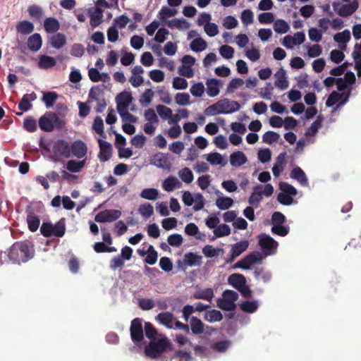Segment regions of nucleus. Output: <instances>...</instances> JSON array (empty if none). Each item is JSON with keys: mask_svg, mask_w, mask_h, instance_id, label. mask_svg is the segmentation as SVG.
<instances>
[{"mask_svg": "<svg viewBox=\"0 0 361 361\" xmlns=\"http://www.w3.org/2000/svg\"><path fill=\"white\" fill-rule=\"evenodd\" d=\"M35 250L26 242H16L9 249L8 257L13 263L27 262L34 256Z\"/></svg>", "mask_w": 361, "mask_h": 361, "instance_id": "nucleus-1", "label": "nucleus"}, {"mask_svg": "<svg viewBox=\"0 0 361 361\" xmlns=\"http://www.w3.org/2000/svg\"><path fill=\"white\" fill-rule=\"evenodd\" d=\"M240 108V106L238 102L223 99L206 108L204 114L207 116H214L220 114H228L238 111Z\"/></svg>", "mask_w": 361, "mask_h": 361, "instance_id": "nucleus-2", "label": "nucleus"}, {"mask_svg": "<svg viewBox=\"0 0 361 361\" xmlns=\"http://www.w3.org/2000/svg\"><path fill=\"white\" fill-rule=\"evenodd\" d=\"M39 128L44 132H52L55 128L63 129L66 126L65 120L61 118L56 113L47 111L38 121Z\"/></svg>", "mask_w": 361, "mask_h": 361, "instance_id": "nucleus-3", "label": "nucleus"}, {"mask_svg": "<svg viewBox=\"0 0 361 361\" xmlns=\"http://www.w3.org/2000/svg\"><path fill=\"white\" fill-rule=\"evenodd\" d=\"M171 342L166 337L159 338L154 341H151L148 345L145 347V354L147 357L152 359L159 358L162 353L170 348Z\"/></svg>", "mask_w": 361, "mask_h": 361, "instance_id": "nucleus-4", "label": "nucleus"}, {"mask_svg": "<svg viewBox=\"0 0 361 361\" xmlns=\"http://www.w3.org/2000/svg\"><path fill=\"white\" fill-rule=\"evenodd\" d=\"M40 232L46 238L51 236L63 237L66 232L65 219H61L55 224L49 222H43L40 227Z\"/></svg>", "mask_w": 361, "mask_h": 361, "instance_id": "nucleus-5", "label": "nucleus"}, {"mask_svg": "<svg viewBox=\"0 0 361 361\" xmlns=\"http://www.w3.org/2000/svg\"><path fill=\"white\" fill-rule=\"evenodd\" d=\"M130 333L133 343L139 345L144 339L143 326L140 318H135L131 321Z\"/></svg>", "mask_w": 361, "mask_h": 361, "instance_id": "nucleus-6", "label": "nucleus"}, {"mask_svg": "<svg viewBox=\"0 0 361 361\" xmlns=\"http://www.w3.org/2000/svg\"><path fill=\"white\" fill-rule=\"evenodd\" d=\"M261 259L262 257L259 252H252L237 262L233 267L234 269H249L252 264L261 261Z\"/></svg>", "mask_w": 361, "mask_h": 361, "instance_id": "nucleus-7", "label": "nucleus"}, {"mask_svg": "<svg viewBox=\"0 0 361 361\" xmlns=\"http://www.w3.org/2000/svg\"><path fill=\"white\" fill-rule=\"evenodd\" d=\"M121 216V212L118 209H105L99 212L94 218L97 222H111L118 219Z\"/></svg>", "mask_w": 361, "mask_h": 361, "instance_id": "nucleus-8", "label": "nucleus"}, {"mask_svg": "<svg viewBox=\"0 0 361 361\" xmlns=\"http://www.w3.org/2000/svg\"><path fill=\"white\" fill-rule=\"evenodd\" d=\"M53 152L57 157H71V145L65 140H57L53 146Z\"/></svg>", "mask_w": 361, "mask_h": 361, "instance_id": "nucleus-9", "label": "nucleus"}, {"mask_svg": "<svg viewBox=\"0 0 361 361\" xmlns=\"http://www.w3.org/2000/svg\"><path fill=\"white\" fill-rule=\"evenodd\" d=\"M36 99L37 95L34 92H32L30 94H24L18 104V109L22 112H18L16 113V115L22 116L23 112H26L31 109V108L32 107V104H31V102L35 101Z\"/></svg>", "mask_w": 361, "mask_h": 361, "instance_id": "nucleus-10", "label": "nucleus"}, {"mask_svg": "<svg viewBox=\"0 0 361 361\" xmlns=\"http://www.w3.org/2000/svg\"><path fill=\"white\" fill-rule=\"evenodd\" d=\"M99 147V154L98 157L100 161H106L111 157V145L102 139L98 140Z\"/></svg>", "mask_w": 361, "mask_h": 361, "instance_id": "nucleus-11", "label": "nucleus"}, {"mask_svg": "<svg viewBox=\"0 0 361 361\" xmlns=\"http://www.w3.org/2000/svg\"><path fill=\"white\" fill-rule=\"evenodd\" d=\"M87 152V147L82 140L74 141L71 145V156L73 155L78 159L84 157Z\"/></svg>", "mask_w": 361, "mask_h": 361, "instance_id": "nucleus-12", "label": "nucleus"}, {"mask_svg": "<svg viewBox=\"0 0 361 361\" xmlns=\"http://www.w3.org/2000/svg\"><path fill=\"white\" fill-rule=\"evenodd\" d=\"M259 245L264 250L271 251L278 247V243L271 236L267 234H261L259 236Z\"/></svg>", "mask_w": 361, "mask_h": 361, "instance_id": "nucleus-13", "label": "nucleus"}, {"mask_svg": "<svg viewBox=\"0 0 361 361\" xmlns=\"http://www.w3.org/2000/svg\"><path fill=\"white\" fill-rule=\"evenodd\" d=\"M117 111H121L123 109H128L130 104L132 102L133 97L130 92H123L117 97Z\"/></svg>", "mask_w": 361, "mask_h": 361, "instance_id": "nucleus-14", "label": "nucleus"}, {"mask_svg": "<svg viewBox=\"0 0 361 361\" xmlns=\"http://www.w3.org/2000/svg\"><path fill=\"white\" fill-rule=\"evenodd\" d=\"M357 0H353L350 4H343L336 11L337 13L342 17H348L353 14L358 8Z\"/></svg>", "mask_w": 361, "mask_h": 361, "instance_id": "nucleus-15", "label": "nucleus"}, {"mask_svg": "<svg viewBox=\"0 0 361 361\" xmlns=\"http://www.w3.org/2000/svg\"><path fill=\"white\" fill-rule=\"evenodd\" d=\"M290 176L291 178L297 180L302 186H307L309 184L306 174L299 166H295L292 169Z\"/></svg>", "mask_w": 361, "mask_h": 361, "instance_id": "nucleus-16", "label": "nucleus"}, {"mask_svg": "<svg viewBox=\"0 0 361 361\" xmlns=\"http://www.w3.org/2000/svg\"><path fill=\"white\" fill-rule=\"evenodd\" d=\"M276 81L274 85L281 90H285L288 87V82L286 79V73L283 68H280L275 73Z\"/></svg>", "mask_w": 361, "mask_h": 361, "instance_id": "nucleus-17", "label": "nucleus"}, {"mask_svg": "<svg viewBox=\"0 0 361 361\" xmlns=\"http://www.w3.org/2000/svg\"><path fill=\"white\" fill-rule=\"evenodd\" d=\"M247 161L245 154L241 151L233 152L230 155V163L232 166L239 167Z\"/></svg>", "mask_w": 361, "mask_h": 361, "instance_id": "nucleus-18", "label": "nucleus"}, {"mask_svg": "<svg viewBox=\"0 0 361 361\" xmlns=\"http://www.w3.org/2000/svg\"><path fill=\"white\" fill-rule=\"evenodd\" d=\"M207 93L209 97H214L219 94L220 80L217 79H208L206 82Z\"/></svg>", "mask_w": 361, "mask_h": 361, "instance_id": "nucleus-19", "label": "nucleus"}, {"mask_svg": "<svg viewBox=\"0 0 361 361\" xmlns=\"http://www.w3.org/2000/svg\"><path fill=\"white\" fill-rule=\"evenodd\" d=\"M182 186V183L178 179L173 176H169L166 178L162 184L164 190L167 192L173 191L175 188H179Z\"/></svg>", "mask_w": 361, "mask_h": 361, "instance_id": "nucleus-20", "label": "nucleus"}, {"mask_svg": "<svg viewBox=\"0 0 361 361\" xmlns=\"http://www.w3.org/2000/svg\"><path fill=\"white\" fill-rule=\"evenodd\" d=\"M262 185H258L253 188V192L248 199V203L250 205H255L257 207L262 199Z\"/></svg>", "mask_w": 361, "mask_h": 361, "instance_id": "nucleus-21", "label": "nucleus"}, {"mask_svg": "<svg viewBox=\"0 0 361 361\" xmlns=\"http://www.w3.org/2000/svg\"><path fill=\"white\" fill-rule=\"evenodd\" d=\"M228 283L238 290L239 288L246 283L245 277L240 274H233L228 278Z\"/></svg>", "mask_w": 361, "mask_h": 361, "instance_id": "nucleus-22", "label": "nucleus"}, {"mask_svg": "<svg viewBox=\"0 0 361 361\" xmlns=\"http://www.w3.org/2000/svg\"><path fill=\"white\" fill-rule=\"evenodd\" d=\"M44 27L47 33H54L59 30L60 24L56 18L49 17L44 20Z\"/></svg>", "mask_w": 361, "mask_h": 361, "instance_id": "nucleus-23", "label": "nucleus"}, {"mask_svg": "<svg viewBox=\"0 0 361 361\" xmlns=\"http://www.w3.org/2000/svg\"><path fill=\"white\" fill-rule=\"evenodd\" d=\"M42 37L38 33H35L27 39V47L31 51H38L42 47Z\"/></svg>", "mask_w": 361, "mask_h": 361, "instance_id": "nucleus-24", "label": "nucleus"}, {"mask_svg": "<svg viewBox=\"0 0 361 361\" xmlns=\"http://www.w3.org/2000/svg\"><path fill=\"white\" fill-rule=\"evenodd\" d=\"M49 42L52 47L59 49L66 44V39L63 34L57 32L51 37Z\"/></svg>", "mask_w": 361, "mask_h": 361, "instance_id": "nucleus-25", "label": "nucleus"}, {"mask_svg": "<svg viewBox=\"0 0 361 361\" xmlns=\"http://www.w3.org/2000/svg\"><path fill=\"white\" fill-rule=\"evenodd\" d=\"M27 223L29 230L35 232L39 226L40 219L38 216L30 212L27 215Z\"/></svg>", "mask_w": 361, "mask_h": 361, "instance_id": "nucleus-26", "label": "nucleus"}, {"mask_svg": "<svg viewBox=\"0 0 361 361\" xmlns=\"http://www.w3.org/2000/svg\"><path fill=\"white\" fill-rule=\"evenodd\" d=\"M202 256L193 252L186 253L184 256V262L190 267L200 266L202 264Z\"/></svg>", "mask_w": 361, "mask_h": 361, "instance_id": "nucleus-27", "label": "nucleus"}, {"mask_svg": "<svg viewBox=\"0 0 361 361\" xmlns=\"http://www.w3.org/2000/svg\"><path fill=\"white\" fill-rule=\"evenodd\" d=\"M192 333L198 335L204 332V324L196 317H192L190 321Z\"/></svg>", "mask_w": 361, "mask_h": 361, "instance_id": "nucleus-28", "label": "nucleus"}, {"mask_svg": "<svg viewBox=\"0 0 361 361\" xmlns=\"http://www.w3.org/2000/svg\"><path fill=\"white\" fill-rule=\"evenodd\" d=\"M16 30L23 35H29L34 30V25L27 20L19 22L16 25Z\"/></svg>", "mask_w": 361, "mask_h": 361, "instance_id": "nucleus-29", "label": "nucleus"}, {"mask_svg": "<svg viewBox=\"0 0 361 361\" xmlns=\"http://www.w3.org/2000/svg\"><path fill=\"white\" fill-rule=\"evenodd\" d=\"M173 314L171 312H166L159 313L156 319L161 324L166 326L168 328H172V322L173 320Z\"/></svg>", "mask_w": 361, "mask_h": 361, "instance_id": "nucleus-30", "label": "nucleus"}, {"mask_svg": "<svg viewBox=\"0 0 361 361\" xmlns=\"http://www.w3.org/2000/svg\"><path fill=\"white\" fill-rule=\"evenodd\" d=\"M56 63L54 58L46 55L41 56L38 62V66L42 69H48L54 67Z\"/></svg>", "mask_w": 361, "mask_h": 361, "instance_id": "nucleus-31", "label": "nucleus"}, {"mask_svg": "<svg viewBox=\"0 0 361 361\" xmlns=\"http://www.w3.org/2000/svg\"><path fill=\"white\" fill-rule=\"evenodd\" d=\"M103 18V11L99 8H96L94 11L90 14V25L94 28L99 25Z\"/></svg>", "mask_w": 361, "mask_h": 361, "instance_id": "nucleus-32", "label": "nucleus"}, {"mask_svg": "<svg viewBox=\"0 0 361 361\" xmlns=\"http://www.w3.org/2000/svg\"><path fill=\"white\" fill-rule=\"evenodd\" d=\"M248 245L249 243L247 240H242L233 245L231 251L234 257H238L247 249Z\"/></svg>", "mask_w": 361, "mask_h": 361, "instance_id": "nucleus-33", "label": "nucleus"}, {"mask_svg": "<svg viewBox=\"0 0 361 361\" xmlns=\"http://www.w3.org/2000/svg\"><path fill=\"white\" fill-rule=\"evenodd\" d=\"M85 164V160L77 161L75 160H69L66 164V169L72 173L80 172Z\"/></svg>", "mask_w": 361, "mask_h": 361, "instance_id": "nucleus-34", "label": "nucleus"}, {"mask_svg": "<svg viewBox=\"0 0 361 361\" xmlns=\"http://www.w3.org/2000/svg\"><path fill=\"white\" fill-rule=\"evenodd\" d=\"M204 318L209 322H214L221 321L223 319V316L219 310H212L205 312Z\"/></svg>", "mask_w": 361, "mask_h": 361, "instance_id": "nucleus-35", "label": "nucleus"}, {"mask_svg": "<svg viewBox=\"0 0 361 361\" xmlns=\"http://www.w3.org/2000/svg\"><path fill=\"white\" fill-rule=\"evenodd\" d=\"M214 297V291L212 288H208L204 290L197 291L194 294L195 299H202L208 301H211Z\"/></svg>", "mask_w": 361, "mask_h": 361, "instance_id": "nucleus-36", "label": "nucleus"}, {"mask_svg": "<svg viewBox=\"0 0 361 361\" xmlns=\"http://www.w3.org/2000/svg\"><path fill=\"white\" fill-rule=\"evenodd\" d=\"M233 204V200L228 197H221L217 198L216 205L221 210H226Z\"/></svg>", "mask_w": 361, "mask_h": 361, "instance_id": "nucleus-37", "label": "nucleus"}, {"mask_svg": "<svg viewBox=\"0 0 361 361\" xmlns=\"http://www.w3.org/2000/svg\"><path fill=\"white\" fill-rule=\"evenodd\" d=\"M258 303L257 301H245L240 305V310L246 313H254L258 309Z\"/></svg>", "mask_w": 361, "mask_h": 361, "instance_id": "nucleus-38", "label": "nucleus"}, {"mask_svg": "<svg viewBox=\"0 0 361 361\" xmlns=\"http://www.w3.org/2000/svg\"><path fill=\"white\" fill-rule=\"evenodd\" d=\"M190 47L193 51H202L207 48V42L201 37H197L192 41Z\"/></svg>", "mask_w": 361, "mask_h": 361, "instance_id": "nucleus-39", "label": "nucleus"}, {"mask_svg": "<svg viewBox=\"0 0 361 361\" xmlns=\"http://www.w3.org/2000/svg\"><path fill=\"white\" fill-rule=\"evenodd\" d=\"M58 94L55 92H47L43 94V101L47 108L51 107L58 99Z\"/></svg>", "mask_w": 361, "mask_h": 361, "instance_id": "nucleus-40", "label": "nucleus"}, {"mask_svg": "<svg viewBox=\"0 0 361 361\" xmlns=\"http://www.w3.org/2000/svg\"><path fill=\"white\" fill-rule=\"evenodd\" d=\"M290 29V27L287 22L284 20H277L274 22V30L276 32L279 34L286 33Z\"/></svg>", "mask_w": 361, "mask_h": 361, "instance_id": "nucleus-41", "label": "nucleus"}, {"mask_svg": "<svg viewBox=\"0 0 361 361\" xmlns=\"http://www.w3.org/2000/svg\"><path fill=\"white\" fill-rule=\"evenodd\" d=\"M158 190L155 188H145L142 190L140 193V197L142 198L149 200H154L158 197Z\"/></svg>", "mask_w": 361, "mask_h": 361, "instance_id": "nucleus-42", "label": "nucleus"}, {"mask_svg": "<svg viewBox=\"0 0 361 361\" xmlns=\"http://www.w3.org/2000/svg\"><path fill=\"white\" fill-rule=\"evenodd\" d=\"M350 32L348 30L338 32L334 36V40L338 44H346L350 39Z\"/></svg>", "mask_w": 361, "mask_h": 361, "instance_id": "nucleus-43", "label": "nucleus"}, {"mask_svg": "<svg viewBox=\"0 0 361 361\" xmlns=\"http://www.w3.org/2000/svg\"><path fill=\"white\" fill-rule=\"evenodd\" d=\"M93 130L100 136L106 137V135L104 131V122L101 117L97 116L93 122L92 125Z\"/></svg>", "mask_w": 361, "mask_h": 361, "instance_id": "nucleus-44", "label": "nucleus"}, {"mask_svg": "<svg viewBox=\"0 0 361 361\" xmlns=\"http://www.w3.org/2000/svg\"><path fill=\"white\" fill-rule=\"evenodd\" d=\"M217 306L226 311H232L234 310L236 307V305L235 302H231L229 300H227L224 298H219L217 300Z\"/></svg>", "mask_w": 361, "mask_h": 361, "instance_id": "nucleus-45", "label": "nucleus"}, {"mask_svg": "<svg viewBox=\"0 0 361 361\" xmlns=\"http://www.w3.org/2000/svg\"><path fill=\"white\" fill-rule=\"evenodd\" d=\"M138 212L144 218L147 219L153 214L154 209L151 204L145 203L140 205Z\"/></svg>", "mask_w": 361, "mask_h": 361, "instance_id": "nucleus-46", "label": "nucleus"}, {"mask_svg": "<svg viewBox=\"0 0 361 361\" xmlns=\"http://www.w3.org/2000/svg\"><path fill=\"white\" fill-rule=\"evenodd\" d=\"M178 175L181 180L186 183H192L194 178L192 172L188 167H185L179 171Z\"/></svg>", "mask_w": 361, "mask_h": 361, "instance_id": "nucleus-47", "label": "nucleus"}, {"mask_svg": "<svg viewBox=\"0 0 361 361\" xmlns=\"http://www.w3.org/2000/svg\"><path fill=\"white\" fill-rule=\"evenodd\" d=\"M216 238L227 236L231 233V228L227 224H220L214 230Z\"/></svg>", "mask_w": 361, "mask_h": 361, "instance_id": "nucleus-48", "label": "nucleus"}, {"mask_svg": "<svg viewBox=\"0 0 361 361\" xmlns=\"http://www.w3.org/2000/svg\"><path fill=\"white\" fill-rule=\"evenodd\" d=\"M157 252L154 249L152 245H149L147 257L145 258V262L150 265L154 264L157 261Z\"/></svg>", "mask_w": 361, "mask_h": 361, "instance_id": "nucleus-49", "label": "nucleus"}, {"mask_svg": "<svg viewBox=\"0 0 361 361\" xmlns=\"http://www.w3.org/2000/svg\"><path fill=\"white\" fill-rule=\"evenodd\" d=\"M279 135L274 131H267L262 136V141L264 143L271 145L279 139Z\"/></svg>", "mask_w": 361, "mask_h": 361, "instance_id": "nucleus-50", "label": "nucleus"}, {"mask_svg": "<svg viewBox=\"0 0 361 361\" xmlns=\"http://www.w3.org/2000/svg\"><path fill=\"white\" fill-rule=\"evenodd\" d=\"M219 252H223L224 250L222 248H214L212 245H207L202 249V253L207 257H214L215 256H217Z\"/></svg>", "mask_w": 361, "mask_h": 361, "instance_id": "nucleus-51", "label": "nucleus"}, {"mask_svg": "<svg viewBox=\"0 0 361 361\" xmlns=\"http://www.w3.org/2000/svg\"><path fill=\"white\" fill-rule=\"evenodd\" d=\"M23 127L27 131L33 133L37 128V121L32 117L28 116L24 120Z\"/></svg>", "mask_w": 361, "mask_h": 361, "instance_id": "nucleus-52", "label": "nucleus"}, {"mask_svg": "<svg viewBox=\"0 0 361 361\" xmlns=\"http://www.w3.org/2000/svg\"><path fill=\"white\" fill-rule=\"evenodd\" d=\"M144 329L145 335L148 338L152 341L156 338V336L158 334L157 330L150 322H145Z\"/></svg>", "mask_w": 361, "mask_h": 361, "instance_id": "nucleus-53", "label": "nucleus"}, {"mask_svg": "<svg viewBox=\"0 0 361 361\" xmlns=\"http://www.w3.org/2000/svg\"><path fill=\"white\" fill-rule=\"evenodd\" d=\"M279 188L283 192L291 196H295L298 193L296 188L286 182H281Z\"/></svg>", "mask_w": 361, "mask_h": 361, "instance_id": "nucleus-54", "label": "nucleus"}, {"mask_svg": "<svg viewBox=\"0 0 361 361\" xmlns=\"http://www.w3.org/2000/svg\"><path fill=\"white\" fill-rule=\"evenodd\" d=\"M157 111L158 114L162 119H169V118L172 116V110L164 105H158L157 106Z\"/></svg>", "mask_w": 361, "mask_h": 361, "instance_id": "nucleus-55", "label": "nucleus"}, {"mask_svg": "<svg viewBox=\"0 0 361 361\" xmlns=\"http://www.w3.org/2000/svg\"><path fill=\"white\" fill-rule=\"evenodd\" d=\"M183 238L181 235L175 233L168 237V243L172 247H179L183 243Z\"/></svg>", "mask_w": 361, "mask_h": 361, "instance_id": "nucleus-56", "label": "nucleus"}, {"mask_svg": "<svg viewBox=\"0 0 361 361\" xmlns=\"http://www.w3.org/2000/svg\"><path fill=\"white\" fill-rule=\"evenodd\" d=\"M271 232L274 234L279 235L280 236H286L289 232V228L287 226H283V224L272 226Z\"/></svg>", "mask_w": 361, "mask_h": 361, "instance_id": "nucleus-57", "label": "nucleus"}, {"mask_svg": "<svg viewBox=\"0 0 361 361\" xmlns=\"http://www.w3.org/2000/svg\"><path fill=\"white\" fill-rule=\"evenodd\" d=\"M173 87L176 90H185L188 87V82L183 78L176 77L173 80Z\"/></svg>", "mask_w": 361, "mask_h": 361, "instance_id": "nucleus-58", "label": "nucleus"}, {"mask_svg": "<svg viewBox=\"0 0 361 361\" xmlns=\"http://www.w3.org/2000/svg\"><path fill=\"white\" fill-rule=\"evenodd\" d=\"M176 14L175 9H171L168 7H163L159 11L160 19L163 21L166 20L168 18L174 16Z\"/></svg>", "mask_w": 361, "mask_h": 361, "instance_id": "nucleus-59", "label": "nucleus"}, {"mask_svg": "<svg viewBox=\"0 0 361 361\" xmlns=\"http://www.w3.org/2000/svg\"><path fill=\"white\" fill-rule=\"evenodd\" d=\"M219 52L224 58L230 59L233 56L234 49L228 45H223L220 47Z\"/></svg>", "mask_w": 361, "mask_h": 361, "instance_id": "nucleus-60", "label": "nucleus"}, {"mask_svg": "<svg viewBox=\"0 0 361 361\" xmlns=\"http://www.w3.org/2000/svg\"><path fill=\"white\" fill-rule=\"evenodd\" d=\"M258 159L262 163L268 162L271 157V152L269 149H262L258 151Z\"/></svg>", "mask_w": 361, "mask_h": 361, "instance_id": "nucleus-61", "label": "nucleus"}, {"mask_svg": "<svg viewBox=\"0 0 361 361\" xmlns=\"http://www.w3.org/2000/svg\"><path fill=\"white\" fill-rule=\"evenodd\" d=\"M146 142V137L142 134H137L131 139V144L136 148H142Z\"/></svg>", "mask_w": 361, "mask_h": 361, "instance_id": "nucleus-62", "label": "nucleus"}, {"mask_svg": "<svg viewBox=\"0 0 361 361\" xmlns=\"http://www.w3.org/2000/svg\"><path fill=\"white\" fill-rule=\"evenodd\" d=\"M154 94V92L151 89H147L141 96L140 102L142 105L145 104V106H147V104L151 103Z\"/></svg>", "mask_w": 361, "mask_h": 361, "instance_id": "nucleus-63", "label": "nucleus"}, {"mask_svg": "<svg viewBox=\"0 0 361 361\" xmlns=\"http://www.w3.org/2000/svg\"><path fill=\"white\" fill-rule=\"evenodd\" d=\"M207 160L212 165L221 164L223 159L222 156L218 152L209 154L207 157Z\"/></svg>", "mask_w": 361, "mask_h": 361, "instance_id": "nucleus-64", "label": "nucleus"}]
</instances>
